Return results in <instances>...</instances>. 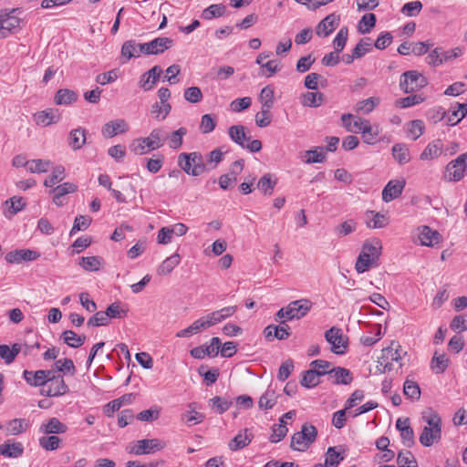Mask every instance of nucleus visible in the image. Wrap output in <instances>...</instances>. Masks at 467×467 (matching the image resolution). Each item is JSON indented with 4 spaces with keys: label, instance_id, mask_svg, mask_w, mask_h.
<instances>
[{
    "label": "nucleus",
    "instance_id": "f257e3e1",
    "mask_svg": "<svg viewBox=\"0 0 467 467\" xmlns=\"http://www.w3.org/2000/svg\"><path fill=\"white\" fill-rule=\"evenodd\" d=\"M173 40L170 37H157L149 43L140 44L134 40L125 41L121 47L122 56L130 59L136 56L137 48L146 55H158L171 47Z\"/></svg>",
    "mask_w": 467,
    "mask_h": 467
},
{
    "label": "nucleus",
    "instance_id": "f03ea898",
    "mask_svg": "<svg viewBox=\"0 0 467 467\" xmlns=\"http://www.w3.org/2000/svg\"><path fill=\"white\" fill-rule=\"evenodd\" d=\"M422 419L427 426L423 428L419 440L423 446L430 447L441 438V419L432 409L425 410Z\"/></svg>",
    "mask_w": 467,
    "mask_h": 467
},
{
    "label": "nucleus",
    "instance_id": "7ed1b4c3",
    "mask_svg": "<svg viewBox=\"0 0 467 467\" xmlns=\"http://www.w3.org/2000/svg\"><path fill=\"white\" fill-rule=\"evenodd\" d=\"M381 253L380 242L377 239L366 241L362 246L356 262L355 268L358 273L368 271L373 265H376Z\"/></svg>",
    "mask_w": 467,
    "mask_h": 467
},
{
    "label": "nucleus",
    "instance_id": "20e7f679",
    "mask_svg": "<svg viewBox=\"0 0 467 467\" xmlns=\"http://www.w3.org/2000/svg\"><path fill=\"white\" fill-rule=\"evenodd\" d=\"M178 165L187 174L195 177L208 171L202 154L196 151L181 153L178 157Z\"/></svg>",
    "mask_w": 467,
    "mask_h": 467
},
{
    "label": "nucleus",
    "instance_id": "39448f33",
    "mask_svg": "<svg viewBox=\"0 0 467 467\" xmlns=\"http://www.w3.org/2000/svg\"><path fill=\"white\" fill-rule=\"evenodd\" d=\"M228 134L233 141L251 152H258L262 149V142L259 140H250L245 127L234 125L228 130Z\"/></svg>",
    "mask_w": 467,
    "mask_h": 467
},
{
    "label": "nucleus",
    "instance_id": "423d86ee",
    "mask_svg": "<svg viewBox=\"0 0 467 467\" xmlns=\"http://www.w3.org/2000/svg\"><path fill=\"white\" fill-rule=\"evenodd\" d=\"M68 387L66 384L63 375L56 374L55 369H51V375L48 376V382L41 389V395L47 397H60L68 392Z\"/></svg>",
    "mask_w": 467,
    "mask_h": 467
},
{
    "label": "nucleus",
    "instance_id": "0eeeda50",
    "mask_svg": "<svg viewBox=\"0 0 467 467\" xmlns=\"http://www.w3.org/2000/svg\"><path fill=\"white\" fill-rule=\"evenodd\" d=\"M428 85L427 78L417 70L406 71L401 75L400 88L405 93L415 92Z\"/></svg>",
    "mask_w": 467,
    "mask_h": 467
},
{
    "label": "nucleus",
    "instance_id": "6e6552de",
    "mask_svg": "<svg viewBox=\"0 0 467 467\" xmlns=\"http://www.w3.org/2000/svg\"><path fill=\"white\" fill-rule=\"evenodd\" d=\"M467 171V152L461 154L446 166L445 177L450 182H459Z\"/></svg>",
    "mask_w": 467,
    "mask_h": 467
},
{
    "label": "nucleus",
    "instance_id": "1a4fd4ad",
    "mask_svg": "<svg viewBox=\"0 0 467 467\" xmlns=\"http://www.w3.org/2000/svg\"><path fill=\"white\" fill-rule=\"evenodd\" d=\"M400 359H401L400 346L398 342L392 341L389 347L382 349L378 362L383 367L385 372L392 370L393 362H398Z\"/></svg>",
    "mask_w": 467,
    "mask_h": 467
},
{
    "label": "nucleus",
    "instance_id": "9d476101",
    "mask_svg": "<svg viewBox=\"0 0 467 467\" xmlns=\"http://www.w3.org/2000/svg\"><path fill=\"white\" fill-rule=\"evenodd\" d=\"M326 340L331 345V351L337 355H342L348 347L347 340L344 338L342 331L337 327H331L325 333Z\"/></svg>",
    "mask_w": 467,
    "mask_h": 467
},
{
    "label": "nucleus",
    "instance_id": "9b49d317",
    "mask_svg": "<svg viewBox=\"0 0 467 467\" xmlns=\"http://www.w3.org/2000/svg\"><path fill=\"white\" fill-rule=\"evenodd\" d=\"M164 447L165 442L159 439H143L138 441L130 452L135 455L150 454L161 451Z\"/></svg>",
    "mask_w": 467,
    "mask_h": 467
},
{
    "label": "nucleus",
    "instance_id": "f8f14e48",
    "mask_svg": "<svg viewBox=\"0 0 467 467\" xmlns=\"http://www.w3.org/2000/svg\"><path fill=\"white\" fill-rule=\"evenodd\" d=\"M287 320L300 319L311 309L312 302L306 298H301L290 302L287 306Z\"/></svg>",
    "mask_w": 467,
    "mask_h": 467
},
{
    "label": "nucleus",
    "instance_id": "ddd939ff",
    "mask_svg": "<svg viewBox=\"0 0 467 467\" xmlns=\"http://www.w3.org/2000/svg\"><path fill=\"white\" fill-rule=\"evenodd\" d=\"M340 17L330 14L321 20L316 27V33L320 37L328 36L339 25Z\"/></svg>",
    "mask_w": 467,
    "mask_h": 467
},
{
    "label": "nucleus",
    "instance_id": "4468645a",
    "mask_svg": "<svg viewBox=\"0 0 467 467\" xmlns=\"http://www.w3.org/2000/svg\"><path fill=\"white\" fill-rule=\"evenodd\" d=\"M40 254L30 249H16L5 254V260L10 264H21L24 261L37 259Z\"/></svg>",
    "mask_w": 467,
    "mask_h": 467
},
{
    "label": "nucleus",
    "instance_id": "2eb2a0df",
    "mask_svg": "<svg viewBox=\"0 0 467 467\" xmlns=\"http://www.w3.org/2000/svg\"><path fill=\"white\" fill-rule=\"evenodd\" d=\"M51 375V369H39L36 371L24 370L23 377L25 380L34 387L45 388L46 383L48 382V376Z\"/></svg>",
    "mask_w": 467,
    "mask_h": 467
},
{
    "label": "nucleus",
    "instance_id": "dca6fc26",
    "mask_svg": "<svg viewBox=\"0 0 467 467\" xmlns=\"http://www.w3.org/2000/svg\"><path fill=\"white\" fill-rule=\"evenodd\" d=\"M405 185L404 179L389 181L382 191V200L389 202L398 198L402 193Z\"/></svg>",
    "mask_w": 467,
    "mask_h": 467
},
{
    "label": "nucleus",
    "instance_id": "f3484780",
    "mask_svg": "<svg viewBox=\"0 0 467 467\" xmlns=\"http://www.w3.org/2000/svg\"><path fill=\"white\" fill-rule=\"evenodd\" d=\"M129 130V125L123 119H119L115 120H111L104 124L101 130V133L104 138H113L118 134H122L127 132Z\"/></svg>",
    "mask_w": 467,
    "mask_h": 467
},
{
    "label": "nucleus",
    "instance_id": "a211bd4d",
    "mask_svg": "<svg viewBox=\"0 0 467 467\" xmlns=\"http://www.w3.org/2000/svg\"><path fill=\"white\" fill-rule=\"evenodd\" d=\"M161 72L162 70L161 67L154 66L150 70L142 74L139 81L140 88H141L144 91H148L153 88L159 80Z\"/></svg>",
    "mask_w": 467,
    "mask_h": 467
},
{
    "label": "nucleus",
    "instance_id": "6ab92c4d",
    "mask_svg": "<svg viewBox=\"0 0 467 467\" xmlns=\"http://www.w3.org/2000/svg\"><path fill=\"white\" fill-rule=\"evenodd\" d=\"M20 20L7 13L0 14V38H5L12 31L19 27Z\"/></svg>",
    "mask_w": 467,
    "mask_h": 467
},
{
    "label": "nucleus",
    "instance_id": "aec40b11",
    "mask_svg": "<svg viewBox=\"0 0 467 467\" xmlns=\"http://www.w3.org/2000/svg\"><path fill=\"white\" fill-rule=\"evenodd\" d=\"M211 327L209 320L206 316L196 319L191 326L182 329L176 333L177 337H189L194 334H197L202 330Z\"/></svg>",
    "mask_w": 467,
    "mask_h": 467
},
{
    "label": "nucleus",
    "instance_id": "412c9836",
    "mask_svg": "<svg viewBox=\"0 0 467 467\" xmlns=\"http://www.w3.org/2000/svg\"><path fill=\"white\" fill-rule=\"evenodd\" d=\"M168 138V134L162 129H154L150 131L148 137L143 138L145 140L146 146L150 150H155L161 148L164 145V141Z\"/></svg>",
    "mask_w": 467,
    "mask_h": 467
},
{
    "label": "nucleus",
    "instance_id": "4be33fe9",
    "mask_svg": "<svg viewBox=\"0 0 467 467\" xmlns=\"http://www.w3.org/2000/svg\"><path fill=\"white\" fill-rule=\"evenodd\" d=\"M419 239L421 245L434 246L440 243L441 234L431 227L424 225L419 228Z\"/></svg>",
    "mask_w": 467,
    "mask_h": 467
},
{
    "label": "nucleus",
    "instance_id": "5701e85b",
    "mask_svg": "<svg viewBox=\"0 0 467 467\" xmlns=\"http://www.w3.org/2000/svg\"><path fill=\"white\" fill-rule=\"evenodd\" d=\"M367 119L360 117H355L352 114H343L341 116V121L343 127L349 132L358 133L362 130L365 126Z\"/></svg>",
    "mask_w": 467,
    "mask_h": 467
},
{
    "label": "nucleus",
    "instance_id": "b1692460",
    "mask_svg": "<svg viewBox=\"0 0 467 467\" xmlns=\"http://www.w3.org/2000/svg\"><path fill=\"white\" fill-rule=\"evenodd\" d=\"M26 202L24 198L14 196L8 200H6L3 205H4V215L6 218H11L15 214H16L18 212L22 211Z\"/></svg>",
    "mask_w": 467,
    "mask_h": 467
},
{
    "label": "nucleus",
    "instance_id": "393cba45",
    "mask_svg": "<svg viewBox=\"0 0 467 467\" xmlns=\"http://www.w3.org/2000/svg\"><path fill=\"white\" fill-rule=\"evenodd\" d=\"M236 311H237L236 306H225V307H223L222 309L211 312V313L207 314L206 317L209 320L211 327H213V326L217 325L218 323H221L223 320H225L226 318L234 315V313Z\"/></svg>",
    "mask_w": 467,
    "mask_h": 467
},
{
    "label": "nucleus",
    "instance_id": "a878e982",
    "mask_svg": "<svg viewBox=\"0 0 467 467\" xmlns=\"http://www.w3.org/2000/svg\"><path fill=\"white\" fill-rule=\"evenodd\" d=\"M443 153V143L441 140H434L430 142L420 153V160L429 161L440 157Z\"/></svg>",
    "mask_w": 467,
    "mask_h": 467
},
{
    "label": "nucleus",
    "instance_id": "bb28decb",
    "mask_svg": "<svg viewBox=\"0 0 467 467\" xmlns=\"http://www.w3.org/2000/svg\"><path fill=\"white\" fill-rule=\"evenodd\" d=\"M67 427L57 418H50L47 422L41 424L39 431L44 434H62L67 432Z\"/></svg>",
    "mask_w": 467,
    "mask_h": 467
},
{
    "label": "nucleus",
    "instance_id": "cd10ccee",
    "mask_svg": "<svg viewBox=\"0 0 467 467\" xmlns=\"http://www.w3.org/2000/svg\"><path fill=\"white\" fill-rule=\"evenodd\" d=\"M24 452V447L21 442H11L10 440L0 445V454L7 458H18Z\"/></svg>",
    "mask_w": 467,
    "mask_h": 467
},
{
    "label": "nucleus",
    "instance_id": "c85d7f7f",
    "mask_svg": "<svg viewBox=\"0 0 467 467\" xmlns=\"http://www.w3.org/2000/svg\"><path fill=\"white\" fill-rule=\"evenodd\" d=\"M329 379H333V383L337 385H348L353 380L350 370L341 367L332 368Z\"/></svg>",
    "mask_w": 467,
    "mask_h": 467
},
{
    "label": "nucleus",
    "instance_id": "c756f323",
    "mask_svg": "<svg viewBox=\"0 0 467 467\" xmlns=\"http://www.w3.org/2000/svg\"><path fill=\"white\" fill-rule=\"evenodd\" d=\"M34 118L37 125L47 127L53 123H57L59 120L60 116L59 114H56L54 109H48L36 113Z\"/></svg>",
    "mask_w": 467,
    "mask_h": 467
},
{
    "label": "nucleus",
    "instance_id": "7c9ffc66",
    "mask_svg": "<svg viewBox=\"0 0 467 467\" xmlns=\"http://www.w3.org/2000/svg\"><path fill=\"white\" fill-rule=\"evenodd\" d=\"M86 143V130L78 128L72 130L68 136V145L73 150H80Z\"/></svg>",
    "mask_w": 467,
    "mask_h": 467
},
{
    "label": "nucleus",
    "instance_id": "2f4dec72",
    "mask_svg": "<svg viewBox=\"0 0 467 467\" xmlns=\"http://www.w3.org/2000/svg\"><path fill=\"white\" fill-rule=\"evenodd\" d=\"M277 184L276 177L272 173L264 174L257 182V188L265 195H271Z\"/></svg>",
    "mask_w": 467,
    "mask_h": 467
},
{
    "label": "nucleus",
    "instance_id": "473e14b6",
    "mask_svg": "<svg viewBox=\"0 0 467 467\" xmlns=\"http://www.w3.org/2000/svg\"><path fill=\"white\" fill-rule=\"evenodd\" d=\"M389 223L388 218L379 213L374 211H368L366 213V224L368 228H383Z\"/></svg>",
    "mask_w": 467,
    "mask_h": 467
},
{
    "label": "nucleus",
    "instance_id": "72a5a7b5",
    "mask_svg": "<svg viewBox=\"0 0 467 467\" xmlns=\"http://www.w3.org/2000/svg\"><path fill=\"white\" fill-rule=\"evenodd\" d=\"M181 256L178 253L171 254L167 257L157 268V274L159 275H167L180 264Z\"/></svg>",
    "mask_w": 467,
    "mask_h": 467
},
{
    "label": "nucleus",
    "instance_id": "f704fd0d",
    "mask_svg": "<svg viewBox=\"0 0 467 467\" xmlns=\"http://www.w3.org/2000/svg\"><path fill=\"white\" fill-rule=\"evenodd\" d=\"M252 434L248 432L247 429H244L230 441L229 448L231 451H238L243 449L252 441Z\"/></svg>",
    "mask_w": 467,
    "mask_h": 467
},
{
    "label": "nucleus",
    "instance_id": "c9c22d12",
    "mask_svg": "<svg viewBox=\"0 0 467 467\" xmlns=\"http://www.w3.org/2000/svg\"><path fill=\"white\" fill-rule=\"evenodd\" d=\"M51 369H55L56 374L62 373L61 375H63V377L67 374L71 376L76 374L74 362L67 358L56 360Z\"/></svg>",
    "mask_w": 467,
    "mask_h": 467
},
{
    "label": "nucleus",
    "instance_id": "e433bc0d",
    "mask_svg": "<svg viewBox=\"0 0 467 467\" xmlns=\"http://www.w3.org/2000/svg\"><path fill=\"white\" fill-rule=\"evenodd\" d=\"M104 261L100 256H83L79 258L78 265L85 270L88 272L99 271L100 267L103 265Z\"/></svg>",
    "mask_w": 467,
    "mask_h": 467
},
{
    "label": "nucleus",
    "instance_id": "4c0bfd02",
    "mask_svg": "<svg viewBox=\"0 0 467 467\" xmlns=\"http://www.w3.org/2000/svg\"><path fill=\"white\" fill-rule=\"evenodd\" d=\"M78 94L67 88H61L57 91L54 101L57 105H70L77 101Z\"/></svg>",
    "mask_w": 467,
    "mask_h": 467
},
{
    "label": "nucleus",
    "instance_id": "58836bf2",
    "mask_svg": "<svg viewBox=\"0 0 467 467\" xmlns=\"http://www.w3.org/2000/svg\"><path fill=\"white\" fill-rule=\"evenodd\" d=\"M61 338L70 348H77L85 343L87 337L85 335H78L72 330H66L61 334Z\"/></svg>",
    "mask_w": 467,
    "mask_h": 467
},
{
    "label": "nucleus",
    "instance_id": "ea45409f",
    "mask_svg": "<svg viewBox=\"0 0 467 467\" xmlns=\"http://www.w3.org/2000/svg\"><path fill=\"white\" fill-rule=\"evenodd\" d=\"M393 158L400 165H404L410 161V150L407 145L403 143H397L392 147Z\"/></svg>",
    "mask_w": 467,
    "mask_h": 467
},
{
    "label": "nucleus",
    "instance_id": "a19ab883",
    "mask_svg": "<svg viewBox=\"0 0 467 467\" xmlns=\"http://www.w3.org/2000/svg\"><path fill=\"white\" fill-rule=\"evenodd\" d=\"M449 366V358L445 354H438L436 351L431 358V368L435 374L443 373Z\"/></svg>",
    "mask_w": 467,
    "mask_h": 467
},
{
    "label": "nucleus",
    "instance_id": "79ce46f5",
    "mask_svg": "<svg viewBox=\"0 0 467 467\" xmlns=\"http://www.w3.org/2000/svg\"><path fill=\"white\" fill-rule=\"evenodd\" d=\"M379 98L376 97L360 100L355 105V111L357 113L369 114L379 104Z\"/></svg>",
    "mask_w": 467,
    "mask_h": 467
},
{
    "label": "nucleus",
    "instance_id": "37998d69",
    "mask_svg": "<svg viewBox=\"0 0 467 467\" xmlns=\"http://www.w3.org/2000/svg\"><path fill=\"white\" fill-rule=\"evenodd\" d=\"M29 423L26 419H14L7 422L6 432L10 435H18L26 431Z\"/></svg>",
    "mask_w": 467,
    "mask_h": 467
},
{
    "label": "nucleus",
    "instance_id": "c03bdc74",
    "mask_svg": "<svg viewBox=\"0 0 467 467\" xmlns=\"http://www.w3.org/2000/svg\"><path fill=\"white\" fill-rule=\"evenodd\" d=\"M360 132L362 133L363 141L367 144L372 145L377 141L379 130L378 127L371 126L369 120H366L365 126Z\"/></svg>",
    "mask_w": 467,
    "mask_h": 467
},
{
    "label": "nucleus",
    "instance_id": "a18cd8bd",
    "mask_svg": "<svg viewBox=\"0 0 467 467\" xmlns=\"http://www.w3.org/2000/svg\"><path fill=\"white\" fill-rule=\"evenodd\" d=\"M276 394L274 389H268L259 399L258 406L261 410H270L276 403Z\"/></svg>",
    "mask_w": 467,
    "mask_h": 467
},
{
    "label": "nucleus",
    "instance_id": "49530a36",
    "mask_svg": "<svg viewBox=\"0 0 467 467\" xmlns=\"http://www.w3.org/2000/svg\"><path fill=\"white\" fill-rule=\"evenodd\" d=\"M324 102L321 92H306L303 95L302 104L306 107L317 108Z\"/></svg>",
    "mask_w": 467,
    "mask_h": 467
},
{
    "label": "nucleus",
    "instance_id": "de8ad7c7",
    "mask_svg": "<svg viewBox=\"0 0 467 467\" xmlns=\"http://www.w3.org/2000/svg\"><path fill=\"white\" fill-rule=\"evenodd\" d=\"M319 383V375L312 368L303 373V377L300 380V384L306 389L314 388Z\"/></svg>",
    "mask_w": 467,
    "mask_h": 467
},
{
    "label": "nucleus",
    "instance_id": "09e8293b",
    "mask_svg": "<svg viewBox=\"0 0 467 467\" xmlns=\"http://www.w3.org/2000/svg\"><path fill=\"white\" fill-rule=\"evenodd\" d=\"M425 125L422 120L415 119L409 123L407 136L413 140H418L424 132Z\"/></svg>",
    "mask_w": 467,
    "mask_h": 467
},
{
    "label": "nucleus",
    "instance_id": "8fccbe9b",
    "mask_svg": "<svg viewBox=\"0 0 467 467\" xmlns=\"http://www.w3.org/2000/svg\"><path fill=\"white\" fill-rule=\"evenodd\" d=\"M225 11L226 6L222 4L211 5L202 11V17L205 20H211L214 17L223 16Z\"/></svg>",
    "mask_w": 467,
    "mask_h": 467
},
{
    "label": "nucleus",
    "instance_id": "3c124183",
    "mask_svg": "<svg viewBox=\"0 0 467 467\" xmlns=\"http://www.w3.org/2000/svg\"><path fill=\"white\" fill-rule=\"evenodd\" d=\"M343 460L344 456L340 451H337L336 447H329L326 453L325 467H337Z\"/></svg>",
    "mask_w": 467,
    "mask_h": 467
},
{
    "label": "nucleus",
    "instance_id": "603ef678",
    "mask_svg": "<svg viewBox=\"0 0 467 467\" xmlns=\"http://www.w3.org/2000/svg\"><path fill=\"white\" fill-rule=\"evenodd\" d=\"M403 393L409 399L418 400L420 398V389L414 380L407 379L403 386Z\"/></svg>",
    "mask_w": 467,
    "mask_h": 467
},
{
    "label": "nucleus",
    "instance_id": "864d4df0",
    "mask_svg": "<svg viewBox=\"0 0 467 467\" xmlns=\"http://www.w3.org/2000/svg\"><path fill=\"white\" fill-rule=\"evenodd\" d=\"M274 88L270 85L265 86L262 88L258 99L262 104V107L272 109L274 106Z\"/></svg>",
    "mask_w": 467,
    "mask_h": 467
},
{
    "label": "nucleus",
    "instance_id": "5fc2aeb1",
    "mask_svg": "<svg viewBox=\"0 0 467 467\" xmlns=\"http://www.w3.org/2000/svg\"><path fill=\"white\" fill-rule=\"evenodd\" d=\"M65 178V168L62 165L56 166L52 173L45 180L46 187H52L56 183L61 182Z\"/></svg>",
    "mask_w": 467,
    "mask_h": 467
},
{
    "label": "nucleus",
    "instance_id": "6e6d98bb",
    "mask_svg": "<svg viewBox=\"0 0 467 467\" xmlns=\"http://www.w3.org/2000/svg\"><path fill=\"white\" fill-rule=\"evenodd\" d=\"M106 313L109 320L111 318H123L127 316L128 309L124 308L120 302H114L107 307Z\"/></svg>",
    "mask_w": 467,
    "mask_h": 467
},
{
    "label": "nucleus",
    "instance_id": "4d7b16f0",
    "mask_svg": "<svg viewBox=\"0 0 467 467\" xmlns=\"http://www.w3.org/2000/svg\"><path fill=\"white\" fill-rule=\"evenodd\" d=\"M348 36V29L346 26L340 28L333 40L335 51L341 53L346 47Z\"/></svg>",
    "mask_w": 467,
    "mask_h": 467
},
{
    "label": "nucleus",
    "instance_id": "13d9d810",
    "mask_svg": "<svg viewBox=\"0 0 467 467\" xmlns=\"http://www.w3.org/2000/svg\"><path fill=\"white\" fill-rule=\"evenodd\" d=\"M51 166V161L48 160L36 159L29 162L28 171L32 173H44L47 172Z\"/></svg>",
    "mask_w": 467,
    "mask_h": 467
},
{
    "label": "nucleus",
    "instance_id": "bf43d9fd",
    "mask_svg": "<svg viewBox=\"0 0 467 467\" xmlns=\"http://www.w3.org/2000/svg\"><path fill=\"white\" fill-rule=\"evenodd\" d=\"M376 25V16L372 13L366 14L362 16L359 25L358 31L362 34H368Z\"/></svg>",
    "mask_w": 467,
    "mask_h": 467
},
{
    "label": "nucleus",
    "instance_id": "052dcab7",
    "mask_svg": "<svg viewBox=\"0 0 467 467\" xmlns=\"http://www.w3.org/2000/svg\"><path fill=\"white\" fill-rule=\"evenodd\" d=\"M171 106L170 103H154L151 106V114L154 115V118L157 119H164L169 113L171 112Z\"/></svg>",
    "mask_w": 467,
    "mask_h": 467
},
{
    "label": "nucleus",
    "instance_id": "680f3d73",
    "mask_svg": "<svg viewBox=\"0 0 467 467\" xmlns=\"http://www.w3.org/2000/svg\"><path fill=\"white\" fill-rule=\"evenodd\" d=\"M92 219L88 215H78L74 220L73 227L70 230V235L75 234L78 231L86 230L91 223Z\"/></svg>",
    "mask_w": 467,
    "mask_h": 467
},
{
    "label": "nucleus",
    "instance_id": "e2e57ef3",
    "mask_svg": "<svg viewBox=\"0 0 467 467\" xmlns=\"http://www.w3.org/2000/svg\"><path fill=\"white\" fill-rule=\"evenodd\" d=\"M400 467H418L417 462L410 451H400L397 457Z\"/></svg>",
    "mask_w": 467,
    "mask_h": 467
},
{
    "label": "nucleus",
    "instance_id": "0e129e2a",
    "mask_svg": "<svg viewBox=\"0 0 467 467\" xmlns=\"http://www.w3.org/2000/svg\"><path fill=\"white\" fill-rule=\"evenodd\" d=\"M161 408L152 406L149 410H145L137 414V419L140 421H153L160 417Z\"/></svg>",
    "mask_w": 467,
    "mask_h": 467
},
{
    "label": "nucleus",
    "instance_id": "69168bd1",
    "mask_svg": "<svg viewBox=\"0 0 467 467\" xmlns=\"http://www.w3.org/2000/svg\"><path fill=\"white\" fill-rule=\"evenodd\" d=\"M371 50L372 44L369 37L360 39L359 42L356 45V47L353 48V51L355 52V57H358V58H361Z\"/></svg>",
    "mask_w": 467,
    "mask_h": 467
},
{
    "label": "nucleus",
    "instance_id": "338daca9",
    "mask_svg": "<svg viewBox=\"0 0 467 467\" xmlns=\"http://www.w3.org/2000/svg\"><path fill=\"white\" fill-rule=\"evenodd\" d=\"M187 133V130L183 127L173 131L167 139H169V146L171 149H179L182 144V138Z\"/></svg>",
    "mask_w": 467,
    "mask_h": 467
},
{
    "label": "nucleus",
    "instance_id": "774afa93",
    "mask_svg": "<svg viewBox=\"0 0 467 467\" xmlns=\"http://www.w3.org/2000/svg\"><path fill=\"white\" fill-rule=\"evenodd\" d=\"M270 108L262 107L261 111L255 115V123L260 128H265L270 125L272 117Z\"/></svg>",
    "mask_w": 467,
    "mask_h": 467
}]
</instances>
